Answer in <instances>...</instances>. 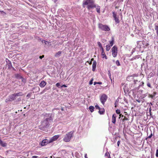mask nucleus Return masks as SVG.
I'll return each instance as SVG.
<instances>
[{
	"label": "nucleus",
	"instance_id": "dca6fc26",
	"mask_svg": "<svg viewBox=\"0 0 158 158\" xmlns=\"http://www.w3.org/2000/svg\"><path fill=\"white\" fill-rule=\"evenodd\" d=\"M136 76V75L135 74H133L132 76H129L128 77H127V79L128 81H130L131 80L133 79V77Z\"/></svg>",
	"mask_w": 158,
	"mask_h": 158
},
{
	"label": "nucleus",
	"instance_id": "423d86ee",
	"mask_svg": "<svg viewBox=\"0 0 158 158\" xmlns=\"http://www.w3.org/2000/svg\"><path fill=\"white\" fill-rule=\"evenodd\" d=\"M107 96L105 94H102L101 97L100 101L102 104L104 105L106 101Z\"/></svg>",
	"mask_w": 158,
	"mask_h": 158
},
{
	"label": "nucleus",
	"instance_id": "6e6552de",
	"mask_svg": "<svg viewBox=\"0 0 158 158\" xmlns=\"http://www.w3.org/2000/svg\"><path fill=\"white\" fill-rule=\"evenodd\" d=\"M59 136V135H57L54 136L50 139L49 140V142L51 143L53 141L56 140Z\"/></svg>",
	"mask_w": 158,
	"mask_h": 158
},
{
	"label": "nucleus",
	"instance_id": "f03ea898",
	"mask_svg": "<svg viewBox=\"0 0 158 158\" xmlns=\"http://www.w3.org/2000/svg\"><path fill=\"white\" fill-rule=\"evenodd\" d=\"M94 4L92 0H84L83 1V5L84 7L87 5V8L88 10L94 8Z\"/></svg>",
	"mask_w": 158,
	"mask_h": 158
},
{
	"label": "nucleus",
	"instance_id": "2f4dec72",
	"mask_svg": "<svg viewBox=\"0 0 158 158\" xmlns=\"http://www.w3.org/2000/svg\"><path fill=\"white\" fill-rule=\"evenodd\" d=\"M60 83H57L56 84V85L57 87H59V86H60Z\"/></svg>",
	"mask_w": 158,
	"mask_h": 158
},
{
	"label": "nucleus",
	"instance_id": "de8ad7c7",
	"mask_svg": "<svg viewBox=\"0 0 158 158\" xmlns=\"http://www.w3.org/2000/svg\"><path fill=\"white\" fill-rule=\"evenodd\" d=\"M119 114V118H120V117H121L122 114Z\"/></svg>",
	"mask_w": 158,
	"mask_h": 158
},
{
	"label": "nucleus",
	"instance_id": "ddd939ff",
	"mask_svg": "<svg viewBox=\"0 0 158 158\" xmlns=\"http://www.w3.org/2000/svg\"><path fill=\"white\" fill-rule=\"evenodd\" d=\"M96 61L95 60L94 61L92 65V70L93 71H94L95 70L96 66Z\"/></svg>",
	"mask_w": 158,
	"mask_h": 158
},
{
	"label": "nucleus",
	"instance_id": "9b49d317",
	"mask_svg": "<svg viewBox=\"0 0 158 158\" xmlns=\"http://www.w3.org/2000/svg\"><path fill=\"white\" fill-rule=\"evenodd\" d=\"M95 8L97 12L100 13V7L98 5L94 4V8Z\"/></svg>",
	"mask_w": 158,
	"mask_h": 158
},
{
	"label": "nucleus",
	"instance_id": "2eb2a0df",
	"mask_svg": "<svg viewBox=\"0 0 158 158\" xmlns=\"http://www.w3.org/2000/svg\"><path fill=\"white\" fill-rule=\"evenodd\" d=\"M116 115L115 114H114L112 116V122L114 124L116 122Z\"/></svg>",
	"mask_w": 158,
	"mask_h": 158
},
{
	"label": "nucleus",
	"instance_id": "4be33fe9",
	"mask_svg": "<svg viewBox=\"0 0 158 158\" xmlns=\"http://www.w3.org/2000/svg\"><path fill=\"white\" fill-rule=\"evenodd\" d=\"M61 53V51H59L56 54L55 56L56 57H59L60 56Z\"/></svg>",
	"mask_w": 158,
	"mask_h": 158
},
{
	"label": "nucleus",
	"instance_id": "ea45409f",
	"mask_svg": "<svg viewBox=\"0 0 158 158\" xmlns=\"http://www.w3.org/2000/svg\"><path fill=\"white\" fill-rule=\"evenodd\" d=\"M38 157L37 156H33L32 157V158H37Z\"/></svg>",
	"mask_w": 158,
	"mask_h": 158
},
{
	"label": "nucleus",
	"instance_id": "5fc2aeb1",
	"mask_svg": "<svg viewBox=\"0 0 158 158\" xmlns=\"http://www.w3.org/2000/svg\"><path fill=\"white\" fill-rule=\"evenodd\" d=\"M123 121H124V119H123Z\"/></svg>",
	"mask_w": 158,
	"mask_h": 158
},
{
	"label": "nucleus",
	"instance_id": "c756f323",
	"mask_svg": "<svg viewBox=\"0 0 158 158\" xmlns=\"http://www.w3.org/2000/svg\"><path fill=\"white\" fill-rule=\"evenodd\" d=\"M95 107L97 109H100V108L97 104H96V105H95Z\"/></svg>",
	"mask_w": 158,
	"mask_h": 158
},
{
	"label": "nucleus",
	"instance_id": "3c124183",
	"mask_svg": "<svg viewBox=\"0 0 158 158\" xmlns=\"http://www.w3.org/2000/svg\"><path fill=\"white\" fill-rule=\"evenodd\" d=\"M142 83L143 84H144L143 82H142Z\"/></svg>",
	"mask_w": 158,
	"mask_h": 158
},
{
	"label": "nucleus",
	"instance_id": "39448f33",
	"mask_svg": "<svg viewBox=\"0 0 158 158\" xmlns=\"http://www.w3.org/2000/svg\"><path fill=\"white\" fill-rule=\"evenodd\" d=\"M117 48L115 46H114L111 49L112 55L114 57H116L117 55Z\"/></svg>",
	"mask_w": 158,
	"mask_h": 158
},
{
	"label": "nucleus",
	"instance_id": "393cba45",
	"mask_svg": "<svg viewBox=\"0 0 158 158\" xmlns=\"http://www.w3.org/2000/svg\"><path fill=\"white\" fill-rule=\"evenodd\" d=\"M14 95H15V96L16 97L17 96L22 95V94L21 93H18L15 94Z\"/></svg>",
	"mask_w": 158,
	"mask_h": 158
},
{
	"label": "nucleus",
	"instance_id": "8fccbe9b",
	"mask_svg": "<svg viewBox=\"0 0 158 158\" xmlns=\"http://www.w3.org/2000/svg\"><path fill=\"white\" fill-rule=\"evenodd\" d=\"M93 60H94V59L93 58H92L91 60V61H93Z\"/></svg>",
	"mask_w": 158,
	"mask_h": 158
},
{
	"label": "nucleus",
	"instance_id": "b1692460",
	"mask_svg": "<svg viewBox=\"0 0 158 158\" xmlns=\"http://www.w3.org/2000/svg\"><path fill=\"white\" fill-rule=\"evenodd\" d=\"M153 74L151 72L148 75V78H150L151 77H153Z\"/></svg>",
	"mask_w": 158,
	"mask_h": 158
},
{
	"label": "nucleus",
	"instance_id": "c03bdc74",
	"mask_svg": "<svg viewBox=\"0 0 158 158\" xmlns=\"http://www.w3.org/2000/svg\"><path fill=\"white\" fill-rule=\"evenodd\" d=\"M97 83L98 84H101L102 83L101 82H98Z\"/></svg>",
	"mask_w": 158,
	"mask_h": 158
},
{
	"label": "nucleus",
	"instance_id": "09e8293b",
	"mask_svg": "<svg viewBox=\"0 0 158 158\" xmlns=\"http://www.w3.org/2000/svg\"><path fill=\"white\" fill-rule=\"evenodd\" d=\"M97 83L96 82H94V85H95L96 84V83Z\"/></svg>",
	"mask_w": 158,
	"mask_h": 158
},
{
	"label": "nucleus",
	"instance_id": "412c9836",
	"mask_svg": "<svg viewBox=\"0 0 158 158\" xmlns=\"http://www.w3.org/2000/svg\"><path fill=\"white\" fill-rule=\"evenodd\" d=\"M89 109L91 112H93L94 110V106H90L89 107Z\"/></svg>",
	"mask_w": 158,
	"mask_h": 158
},
{
	"label": "nucleus",
	"instance_id": "f8f14e48",
	"mask_svg": "<svg viewBox=\"0 0 158 158\" xmlns=\"http://www.w3.org/2000/svg\"><path fill=\"white\" fill-rule=\"evenodd\" d=\"M102 51L101 56H102V57L103 58H105L106 59H107V57L105 54L103 48H102Z\"/></svg>",
	"mask_w": 158,
	"mask_h": 158
},
{
	"label": "nucleus",
	"instance_id": "4468645a",
	"mask_svg": "<svg viewBox=\"0 0 158 158\" xmlns=\"http://www.w3.org/2000/svg\"><path fill=\"white\" fill-rule=\"evenodd\" d=\"M46 84V83L44 81H42L40 84L39 85L41 87L43 88L45 86Z\"/></svg>",
	"mask_w": 158,
	"mask_h": 158
},
{
	"label": "nucleus",
	"instance_id": "603ef678",
	"mask_svg": "<svg viewBox=\"0 0 158 158\" xmlns=\"http://www.w3.org/2000/svg\"><path fill=\"white\" fill-rule=\"evenodd\" d=\"M56 1H57V0H55V2H56Z\"/></svg>",
	"mask_w": 158,
	"mask_h": 158
},
{
	"label": "nucleus",
	"instance_id": "6ab92c4d",
	"mask_svg": "<svg viewBox=\"0 0 158 158\" xmlns=\"http://www.w3.org/2000/svg\"><path fill=\"white\" fill-rule=\"evenodd\" d=\"M0 144L1 146L4 147H6V143L3 142L1 140H0Z\"/></svg>",
	"mask_w": 158,
	"mask_h": 158
},
{
	"label": "nucleus",
	"instance_id": "aec40b11",
	"mask_svg": "<svg viewBox=\"0 0 158 158\" xmlns=\"http://www.w3.org/2000/svg\"><path fill=\"white\" fill-rule=\"evenodd\" d=\"M99 113L101 114H104V110L103 109H101L100 108V109H99Z\"/></svg>",
	"mask_w": 158,
	"mask_h": 158
},
{
	"label": "nucleus",
	"instance_id": "7ed1b4c3",
	"mask_svg": "<svg viewBox=\"0 0 158 158\" xmlns=\"http://www.w3.org/2000/svg\"><path fill=\"white\" fill-rule=\"evenodd\" d=\"M73 131H71L66 134L63 139L64 141L65 142H69L73 136Z\"/></svg>",
	"mask_w": 158,
	"mask_h": 158
},
{
	"label": "nucleus",
	"instance_id": "1a4fd4ad",
	"mask_svg": "<svg viewBox=\"0 0 158 158\" xmlns=\"http://www.w3.org/2000/svg\"><path fill=\"white\" fill-rule=\"evenodd\" d=\"M15 95H14V94H12L10 96L9 98L6 99L5 101L6 102H7L13 100L15 99Z\"/></svg>",
	"mask_w": 158,
	"mask_h": 158
},
{
	"label": "nucleus",
	"instance_id": "864d4df0",
	"mask_svg": "<svg viewBox=\"0 0 158 158\" xmlns=\"http://www.w3.org/2000/svg\"><path fill=\"white\" fill-rule=\"evenodd\" d=\"M121 16L122 18V15L121 14Z\"/></svg>",
	"mask_w": 158,
	"mask_h": 158
},
{
	"label": "nucleus",
	"instance_id": "a18cd8bd",
	"mask_svg": "<svg viewBox=\"0 0 158 158\" xmlns=\"http://www.w3.org/2000/svg\"><path fill=\"white\" fill-rule=\"evenodd\" d=\"M85 158H87V154H85Z\"/></svg>",
	"mask_w": 158,
	"mask_h": 158
},
{
	"label": "nucleus",
	"instance_id": "79ce46f5",
	"mask_svg": "<svg viewBox=\"0 0 158 158\" xmlns=\"http://www.w3.org/2000/svg\"><path fill=\"white\" fill-rule=\"evenodd\" d=\"M136 100L139 103H140V100Z\"/></svg>",
	"mask_w": 158,
	"mask_h": 158
},
{
	"label": "nucleus",
	"instance_id": "a211bd4d",
	"mask_svg": "<svg viewBox=\"0 0 158 158\" xmlns=\"http://www.w3.org/2000/svg\"><path fill=\"white\" fill-rule=\"evenodd\" d=\"M142 44H143V42L141 41H139L138 42L137 46L138 47L139 46L140 48H141L143 47V46L142 45Z\"/></svg>",
	"mask_w": 158,
	"mask_h": 158
},
{
	"label": "nucleus",
	"instance_id": "cd10ccee",
	"mask_svg": "<svg viewBox=\"0 0 158 158\" xmlns=\"http://www.w3.org/2000/svg\"><path fill=\"white\" fill-rule=\"evenodd\" d=\"M116 112L118 114H120V110L118 109L116 110Z\"/></svg>",
	"mask_w": 158,
	"mask_h": 158
},
{
	"label": "nucleus",
	"instance_id": "c9c22d12",
	"mask_svg": "<svg viewBox=\"0 0 158 158\" xmlns=\"http://www.w3.org/2000/svg\"><path fill=\"white\" fill-rule=\"evenodd\" d=\"M116 63L117 64L118 66L120 65V64H119V62L118 60H117L116 61Z\"/></svg>",
	"mask_w": 158,
	"mask_h": 158
},
{
	"label": "nucleus",
	"instance_id": "72a5a7b5",
	"mask_svg": "<svg viewBox=\"0 0 158 158\" xmlns=\"http://www.w3.org/2000/svg\"><path fill=\"white\" fill-rule=\"evenodd\" d=\"M147 85L148 87H150V88H152V87H151V84H150V83H147Z\"/></svg>",
	"mask_w": 158,
	"mask_h": 158
},
{
	"label": "nucleus",
	"instance_id": "37998d69",
	"mask_svg": "<svg viewBox=\"0 0 158 158\" xmlns=\"http://www.w3.org/2000/svg\"><path fill=\"white\" fill-rule=\"evenodd\" d=\"M108 72H109V76L110 77L111 76L110 72V71H109Z\"/></svg>",
	"mask_w": 158,
	"mask_h": 158
},
{
	"label": "nucleus",
	"instance_id": "473e14b6",
	"mask_svg": "<svg viewBox=\"0 0 158 158\" xmlns=\"http://www.w3.org/2000/svg\"><path fill=\"white\" fill-rule=\"evenodd\" d=\"M62 154H64L67 153L64 150H62Z\"/></svg>",
	"mask_w": 158,
	"mask_h": 158
},
{
	"label": "nucleus",
	"instance_id": "7c9ffc66",
	"mask_svg": "<svg viewBox=\"0 0 158 158\" xmlns=\"http://www.w3.org/2000/svg\"><path fill=\"white\" fill-rule=\"evenodd\" d=\"M42 42L43 43L44 42L45 44H49V42H48L45 40H43L42 41Z\"/></svg>",
	"mask_w": 158,
	"mask_h": 158
},
{
	"label": "nucleus",
	"instance_id": "bb28decb",
	"mask_svg": "<svg viewBox=\"0 0 158 158\" xmlns=\"http://www.w3.org/2000/svg\"><path fill=\"white\" fill-rule=\"evenodd\" d=\"M105 156H108L109 158H110V156L108 152H106L105 153Z\"/></svg>",
	"mask_w": 158,
	"mask_h": 158
},
{
	"label": "nucleus",
	"instance_id": "20e7f679",
	"mask_svg": "<svg viewBox=\"0 0 158 158\" xmlns=\"http://www.w3.org/2000/svg\"><path fill=\"white\" fill-rule=\"evenodd\" d=\"M99 28L101 30L106 31L110 30V28L108 26L106 25H103L101 23H99L98 24Z\"/></svg>",
	"mask_w": 158,
	"mask_h": 158
},
{
	"label": "nucleus",
	"instance_id": "a19ab883",
	"mask_svg": "<svg viewBox=\"0 0 158 158\" xmlns=\"http://www.w3.org/2000/svg\"><path fill=\"white\" fill-rule=\"evenodd\" d=\"M93 83V82H92V80L91 81H90L89 82V84L90 85H92Z\"/></svg>",
	"mask_w": 158,
	"mask_h": 158
},
{
	"label": "nucleus",
	"instance_id": "5701e85b",
	"mask_svg": "<svg viewBox=\"0 0 158 158\" xmlns=\"http://www.w3.org/2000/svg\"><path fill=\"white\" fill-rule=\"evenodd\" d=\"M110 47L111 46L109 44L106 45V50L107 51H109L110 49Z\"/></svg>",
	"mask_w": 158,
	"mask_h": 158
},
{
	"label": "nucleus",
	"instance_id": "0eeeda50",
	"mask_svg": "<svg viewBox=\"0 0 158 158\" xmlns=\"http://www.w3.org/2000/svg\"><path fill=\"white\" fill-rule=\"evenodd\" d=\"M50 143V142H49V140H48L47 139H43L40 144L41 146H44Z\"/></svg>",
	"mask_w": 158,
	"mask_h": 158
},
{
	"label": "nucleus",
	"instance_id": "f3484780",
	"mask_svg": "<svg viewBox=\"0 0 158 158\" xmlns=\"http://www.w3.org/2000/svg\"><path fill=\"white\" fill-rule=\"evenodd\" d=\"M109 42L110 44V46H112L113 45L114 43V39L112 37L111 40H110V41H109Z\"/></svg>",
	"mask_w": 158,
	"mask_h": 158
},
{
	"label": "nucleus",
	"instance_id": "f257e3e1",
	"mask_svg": "<svg viewBox=\"0 0 158 158\" xmlns=\"http://www.w3.org/2000/svg\"><path fill=\"white\" fill-rule=\"evenodd\" d=\"M52 120V118L51 117V115L50 114H46L45 116L44 119L41 122V124L40 126V129L43 130L44 128L47 127L49 122Z\"/></svg>",
	"mask_w": 158,
	"mask_h": 158
},
{
	"label": "nucleus",
	"instance_id": "c85d7f7f",
	"mask_svg": "<svg viewBox=\"0 0 158 158\" xmlns=\"http://www.w3.org/2000/svg\"><path fill=\"white\" fill-rule=\"evenodd\" d=\"M156 157H158V149L156 150Z\"/></svg>",
	"mask_w": 158,
	"mask_h": 158
},
{
	"label": "nucleus",
	"instance_id": "49530a36",
	"mask_svg": "<svg viewBox=\"0 0 158 158\" xmlns=\"http://www.w3.org/2000/svg\"><path fill=\"white\" fill-rule=\"evenodd\" d=\"M92 61H90L89 63V64H92Z\"/></svg>",
	"mask_w": 158,
	"mask_h": 158
},
{
	"label": "nucleus",
	"instance_id": "e433bc0d",
	"mask_svg": "<svg viewBox=\"0 0 158 158\" xmlns=\"http://www.w3.org/2000/svg\"><path fill=\"white\" fill-rule=\"evenodd\" d=\"M120 144V141H118V142H117V145H118V146H119V145Z\"/></svg>",
	"mask_w": 158,
	"mask_h": 158
},
{
	"label": "nucleus",
	"instance_id": "58836bf2",
	"mask_svg": "<svg viewBox=\"0 0 158 158\" xmlns=\"http://www.w3.org/2000/svg\"><path fill=\"white\" fill-rule=\"evenodd\" d=\"M44 57V55H43L42 56H40L39 57L40 59H42Z\"/></svg>",
	"mask_w": 158,
	"mask_h": 158
},
{
	"label": "nucleus",
	"instance_id": "a878e982",
	"mask_svg": "<svg viewBox=\"0 0 158 158\" xmlns=\"http://www.w3.org/2000/svg\"><path fill=\"white\" fill-rule=\"evenodd\" d=\"M98 46L101 49H102V48H103L101 44L99 42H98Z\"/></svg>",
	"mask_w": 158,
	"mask_h": 158
},
{
	"label": "nucleus",
	"instance_id": "f704fd0d",
	"mask_svg": "<svg viewBox=\"0 0 158 158\" xmlns=\"http://www.w3.org/2000/svg\"><path fill=\"white\" fill-rule=\"evenodd\" d=\"M152 132H151V134L150 135H149L148 137V138H151L152 137Z\"/></svg>",
	"mask_w": 158,
	"mask_h": 158
},
{
	"label": "nucleus",
	"instance_id": "4c0bfd02",
	"mask_svg": "<svg viewBox=\"0 0 158 158\" xmlns=\"http://www.w3.org/2000/svg\"><path fill=\"white\" fill-rule=\"evenodd\" d=\"M67 87V86L66 85H62L61 86V87Z\"/></svg>",
	"mask_w": 158,
	"mask_h": 158
},
{
	"label": "nucleus",
	"instance_id": "9d476101",
	"mask_svg": "<svg viewBox=\"0 0 158 158\" xmlns=\"http://www.w3.org/2000/svg\"><path fill=\"white\" fill-rule=\"evenodd\" d=\"M113 16L114 18V20L116 23H119V20L118 18L116 17V15L115 12H113Z\"/></svg>",
	"mask_w": 158,
	"mask_h": 158
}]
</instances>
